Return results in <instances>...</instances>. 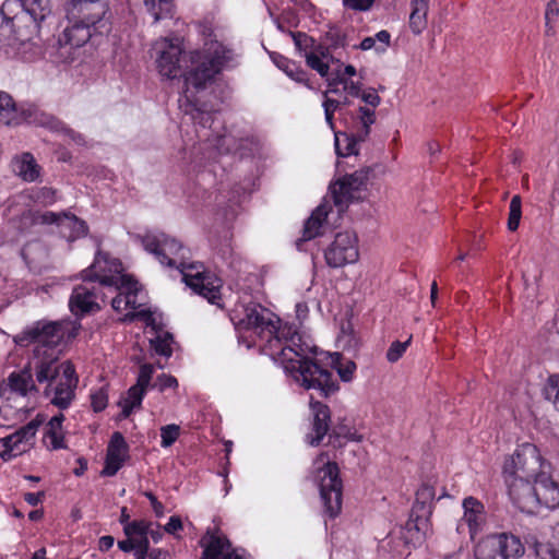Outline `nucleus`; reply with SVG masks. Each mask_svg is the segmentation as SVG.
<instances>
[{
    "label": "nucleus",
    "mask_w": 559,
    "mask_h": 559,
    "mask_svg": "<svg viewBox=\"0 0 559 559\" xmlns=\"http://www.w3.org/2000/svg\"><path fill=\"white\" fill-rule=\"evenodd\" d=\"M236 328L240 338L251 343L270 356L300 386L316 389L329 396L338 390L332 373L321 364L335 369L344 382L354 378L356 364L338 353H317L293 323L283 322L261 305L242 306Z\"/></svg>",
    "instance_id": "f257e3e1"
},
{
    "label": "nucleus",
    "mask_w": 559,
    "mask_h": 559,
    "mask_svg": "<svg viewBox=\"0 0 559 559\" xmlns=\"http://www.w3.org/2000/svg\"><path fill=\"white\" fill-rule=\"evenodd\" d=\"M66 335V326L60 321H37L26 326L13 338L14 343L21 347L34 345V357L38 360L36 364V378L38 382L52 380L58 374V367L55 362L58 360L61 349V341Z\"/></svg>",
    "instance_id": "f03ea898"
},
{
    "label": "nucleus",
    "mask_w": 559,
    "mask_h": 559,
    "mask_svg": "<svg viewBox=\"0 0 559 559\" xmlns=\"http://www.w3.org/2000/svg\"><path fill=\"white\" fill-rule=\"evenodd\" d=\"M237 59V53L218 41L206 44L203 52L195 51L190 56L192 68L185 74V95L188 99L191 88L201 90L215 74L224 68L231 67Z\"/></svg>",
    "instance_id": "7ed1b4c3"
},
{
    "label": "nucleus",
    "mask_w": 559,
    "mask_h": 559,
    "mask_svg": "<svg viewBox=\"0 0 559 559\" xmlns=\"http://www.w3.org/2000/svg\"><path fill=\"white\" fill-rule=\"evenodd\" d=\"M511 499L518 508L527 513H535L539 508H556L559 504V486L546 469L532 481H513Z\"/></svg>",
    "instance_id": "20e7f679"
},
{
    "label": "nucleus",
    "mask_w": 559,
    "mask_h": 559,
    "mask_svg": "<svg viewBox=\"0 0 559 559\" xmlns=\"http://www.w3.org/2000/svg\"><path fill=\"white\" fill-rule=\"evenodd\" d=\"M312 473L325 512L331 518L336 516L342 508L343 489L337 464L326 453H321L313 461Z\"/></svg>",
    "instance_id": "39448f33"
},
{
    "label": "nucleus",
    "mask_w": 559,
    "mask_h": 559,
    "mask_svg": "<svg viewBox=\"0 0 559 559\" xmlns=\"http://www.w3.org/2000/svg\"><path fill=\"white\" fill-rule=\"evenodd\" d=\"M547 463L543 460L539 450L532 443L519 445L513 455L503 464V475L511 496L513 481H532L540 472L546 469Z\"/></svg>",
    "instance_id": "423d86ee"
},
{
    "label": "nucleus",
    "mask_w": 559,
    "mask_h": 559,
    "mask_svg": "<svg viewBox=\"0 0 559 559\" xmlns=\"http://www.w3.org/2000/svg\"><path fill=\"white\" fill-rule=\"evenodd\" d=\"M142 243L162 265L180 272L190 262V250L176 238L164 233L146 234L142 238Z\"/></svg>",
    "instance_id": "0eeeda50"
},
{
    "label": "nucleus",
    "mask_w": 559,
    "mask_h": 559,
    "mask_svg": "<svg viewBox=\"0 0 559 559\" xmlns=\"http://www.w3.org/2000/svg\"><path fill=\"white\" fill-rule=\"evenodd\" d=\"M183 282L194 293L205 298L213 305L221 300V288L223 281L210 270H206L200 262L190 261L180 271Z\"/></svg>",
    "instance_id": "6e6552de"
},
{
    "label": "nucleus",
    "mask_w": 559,
    "mask_h": 559,
    "mask_svg": "<svg viewBox=\"0 0 559 559\" xmlns=\"http://www.w3.org/2000/svg\"><path fill=\"white\" fill-rule=\"evenodd\" d=\"M524 551L519 537L500 533L483 538L475 548V557L476 559H519Z\"/></svg>",
    "instance_id": "1a4fd4ad"
},
{
    "label": "nucleus",
    "mask_w": 559,
    "mask_h": 559,
    "mask_svg": "<svg viewBox=\"0 0 559 559\" xmlns=\"http://www.w3.org/2000/svg\"><path fill=\"white\" fill-rule=\"evenodd\" d=\"M152 50L156 69L164 79L174 80L181 74L186 56L178 38H159L153 44Z\"/></svg>",
    "instance_id": "9d476101"
},
{
    "label": "nucleus",
    "mask_w": 559,
    "mask_h": 559,
    "mask_svg": "<svg viewBox=\"0 0 559 559\" xmlns=\"http://www.w3.org/2000/svg\"><path fill=\"white\" fill-rule=\"evenodd\" d=\"M72 10L81 19L72 24V41L76 39V46H81L92 37L91 27L103 20L107 4L102 0H72Z\"/></svg>",
    "instance_id": "9b49d317"
},
{
    "label": "nucleus",
    "mask_w": 559,
    "mask_h": 559,
    "mask_svg": "<svg viewBox=\"0 0 559 559\" xmlns=\"http://www.w3.org/2000/svg\"><path fill=\"white\" fill-rule=\"evenodd\" d=\"M85 281L98 282L99 286L119 285L124 280H134L123 273L120 260L110 257L108 253L98 251L92 266L83 271Z\"/></svg>",
    "instance_id": "f8f14e48"
},
{
    "label": "nucleus",
    "mask_w": 559,
    "mask_h": 559,
    "mask_svg": "<svg viewBox=\"0 0 559 559\" xmlns=\"http://www.w3.org/2000/svg\"><path fill=\"white\" fill-rule=\"evenodd\" d=\"M324 259L331 267L354 264L359 259L358 238L352 230L340 231L324 250Z\"/></svg>",
    "instance_id": "ddd939ff"
},
{
    "label": "nucleus",
    "mask_w": 559,
    "mask_h": 559,
    "mask_svg": "<svg viewBox=\"0 0 559 559\" xmlns=\"http://www.w3.org/2000/svg\"><path fill=\"white\" fill-rule=\"evenodd\" d=\"M44 420V416L38 414L35 419L15 432L1 438L0 456L8 461L28 451L34 445L35 435Z\"/></svg>",
    "instance_id": "4468645a"
},
{
    "label": "nucleus",
    "mask_w": 559,
    "mask_h": 559,
    "mask_svg": "<svg viewBox=\"0 0 559 559\" xmlns=\"http://www.w3.org/2000/svg\"><path fill=\"white\" fill-rule=\"evenodd\" d=\"M130 319H139L145 322L146 333L151 334V347L157 355L167 358L171 356L174 338L169 332L163 329L160 316L151 310H140L133 313Z\"/></svg>",
    "instance_id": "2eb2a0df"
},
{
    "label": "nucleus",
    "mask_w": 559,
    "mask_h": 559,
    "mask_svg": "<svg viewBox=\"0 0 559 559\" xmlns=\"http://www.w3.org/2000/svg\"><path fill=\"white\" fill-rule=\"evenodd\" d=\"M367 180L368 173L366 170H357L344 176L330 187L331 195L338 213L344 212L352 201L359 198L358 193L365 187Z\"/></svg>",
    "instance_id": "dca6fc26"
},
{
    "label": "nucleus",
    "mask_w": 559,
    "mask_h": 559,
    "mask_svg": "<svg viewBox=\"0 0 559 559\" xmlns=\"http://www.w3.org/2000/svg\"><path fill=\"white\" fill-rule=\"evenodd\" d=\"M22 9L20 0H5L0 8V47H14L20 43H24V38L20 33L14 31V22L22 21L26 14H22L19 10Z\"/></svg>",
    "instance_id": "f3484780"
},
{
    "label": "nucleus",
    "mask_w": 559,
    "mask_h": 559,
    "mask_svg": "<svg viewBox=\"0 0 559 559\" xmlns=\"http://www.w3.org/2000/svg\"><path fill=\"white\" fill-rule=\"evenodd\" d=\"M200 545L203 548L201 559H248L243 550L231 548L229 540L217 530H207Z\"/></svg>",
    "instance_id": "a211bd4d"
},
{
    "label": "nucleus",
    "mask_w": 559,
    "mask_h": 559,
    "mask_svg": "<svg viewBox=\"0 0 559 559\" xmlns=\"http://www.w3.org/2000/svg\"><path fill=\"white\" fill-rule=\"evenodd\" d=\"M111 287L119 290V294L111 301L112 308L116 311L132 310L124 316L123 321H132L133 319H130V317L140 310H150L143 305L142 298H139L141 287L135 280H124L119 285H112Z\"/></svg>",
    "instance_id": "6ab92c4d"
},
{
    "label": "nucleus",
    "mask_w": 559,
    "mask_h": 559,
    "mask_svg": "<svg viewBox=\"0 0 559 559\" xmlns=\"http://www.w3.org/2000/svg\"><path fill=\"white\" fill-rule=\"evenodd\" d=\"M416 503L414 504L409 520L406 523V530L408 532L416 531L417 540L423 539L429 530L430 506L426 502L427 499L432 497L431 488L425 486L420 488L416 493Z\"/></svg>",
    "instance_id": "aec40b11"
},
{
    "label": "nucleus",
    "mask_w": 559,
    "mask_h": 559,
    "mask_svg": "<svg viewBox=\"0 0 559 559\" xmlns=\"http://www.w3.org/2000/svg\"><path fill=\"white\" fill-rule=\"evenodd\" d=\"M462 507L464 510L463 516L459 522L457 531L462 532L466 525L468 528L469 537L473 539L485 524L486 514L484 504L474 497H466Z\"/></svg>",
    "instance_id": "412c9836"
},
{
    "label": "nucleus",
    "mask_w": 559,
    "mask_h": 559,
    "mask_svg": "<svg viewBox=\"0 0 559 559\" xmlns=\"http://www.w3.org/2000/svg\"><path fill=\"white\" fill-rule=\"evenodd\" d=\"M128 457V444L120 432H114L107 447L105 467L102 474L114 476Z\"/></svg>",
    "instance_id": "4be33fe9"
},
{
    "label": "nucleus",
    "mask_w": 559,
    "mask_h": 559,
    "mask_svg": "<svg viewBox=\"0 0 559 559\" xmlns=\"http://www.w3.org/2000/svg\"><path fill=\"white\" fill-rule=\"evenodd\" d=\"M310 406L313 414V423L311 432L307 436V441L310 445H318L329 431L330 409L326 405L313 402L312 400L310 401Z\"/></svg>",
    "instance_id": "5701e85b"
},
{
    "label": "nucleus",
    "mask_w": 559,
    "mask_h": 559,
    "mask_svg": "<svg viewBox=\"0 0 559 559\" xmlns=\"http://www.w3.org/2000/svg\"><path fill=\"white\" fill-rule=\"evenodd\" d=\"M16 122L14 126H19L21 123H28L34 126L47 127L50 129H57L58 122L50 115L41 111L35 105H21L16 108L15 117Z\"/></svg>",
    "instance_id": "b1692460"
},
{
    "label": "nucleus",
    "mask_w": 559,
    "mask_h": 559,
    "mask_svg": "<svg viewBox=\"0 0 559 559\" xmlns=\"http://www.w3.org/2000/svg\"><path fill=\"white\" fill-rule=\"evenodd\" d=\"M98 293L95 285L78 287L72 293V311L74 307L81 314L94 313L100 309L97 301Z\"/></svg>",
    "instance_id": "393cba45"
},
{
    "label": "nucleus",
    "mask_w": 559,
    "mask_h": 559,
    "mask_svg": "<svg viewBox=\"0 0 559 559\" xmlns=\"http://www.w3.org/2000/svg\"><path fill=\"white\" fill-rule=\"evenodd\" d=\"M358 119L361 124V128L354 135V139L348 143L345 153H341L338 151V138H337V135L335 136V140H336L335 145H336V151L338 154L344 155V156L357 154V148H356L357 142H362L367 139V136L369 135V132H370V127L376 121L374 110L367 108V107H360L358 110Z\"/></svg>",
    "instance_id": "a878e982"
},
{
    "label": "nucleus",
    "mask_w": 559,
    "mask_h": 559,
    "mask_svg": "<svg viewBox=\"0 0 559 559\" xmlns=\"http://www.w3.org/2000/svg\"><path fill=\"white\" fill-rule=\"evenodd\" d=\"M7 390L20 396H27L28 394L36 392L37 390L31 370L25 368L19 372H12L8 377L4 392Z\"/></svg>",
    "instance_id": "bb28decb"
},
{
    "label": "nucleus",
    "mask_w": 559,
    "mask_h": 559,
    "mask_svg": "<svg viewBox=\"0 0 559 559\" xmlns=\"http://www.w3.org/2000/svg\"><path fill=\"white\" fill-rule=\"evenodd\" d=\"M66 420L63 414L53 416L45 427L44 441L51 450L66 448L64 431L62 423Z\"/></svg>",
    "instance_id": "cd10ccee"
},
{
    "label": "nucleus",
    "mask_w": 559,
    "mask_h": 559,
    "mask_svg": "<svg viewBox=\"0 0 559 559\" xmlns=\"http://www.w3.org/2000/svg\"><path fill=\"white\" fill-rule=\"evenodd\" d=\"M12 169L24 181H34L39 176V166L31 153H24L12 160Z\"/></svg>",
    "instance_id": "c85d7f7f"
},
{
    "label": "nucleus",
    "mask_w": 559,
    "mask_h": 559,
    "mask_svg": "<svg viewBox=\"0 0 559 559\" xmlns=\"http://www.w3.org/2000/svg\"><path fill=\"white\" fill-rule=\"evenodd\" d=\"M305 59L307 64L316 70L321 76H326L329 73V49L322 45H316L309 51H306Z\"/></svg>",
    "instance_id": "c756f323"
},
{
    "label": "nucleus",
    "mask_w": 559,
    "mask_h": 559,
    "mask_svg": "<svg viewBox=\"0 0 559 559\" xmlns=\"http://www.w3.org/2000/svg\"><path fill=\"white\" fill-rule=\"evenodd\" d=\"M64 381H61L55 388V394L51 403L61 409H66L70 405V360H66L60 365Z\"/></svg>",
    "instance_id": "7c9ffc66"
},
{
    "label": "nucleus",
    "mask_w": 559,
    "mask_h": 559,
    "mask_svg": "<svg viewBox=\"0 0 559 559\" xmlns=\"http://www.w3.org/2000/svg\"><path fill=\"white\" fill-rule=\"evenodd\" d=\"M329 214V207L328 205L321 204L319 205L311 214V216L307 219L304 233H302V240H310L314 237L321 235V228L323 222L326 219Z\"/></svg>",
    "instance_id": "2f4dec72"
},
{
    "label": "nucleus",
    "mask_w": 559,
    "mask_h": 559,
    "mask_svg": "<svg viewBox=\"0 0 559 559\" xmlns=\"http://www.w3.org/2000/svg\"><path fill=\"white\" fill-rule=\"evenodd\" d=\"M429 0H412L409 27L415 34H420L427 25Z\"/></svg>",
    "instance_id": "473e14b6"
},
{
    "label": "nucleus",
    "mask_w": 559,
    "mask_h": 559,
    "mask_svg": "<svg viewBox=\"0 0 559 559\" xmlns=\"http://www.w3.org/2000/svg\"><path fill=\"white\" fill-rule=\"evenodd\" d=\"M147 524L145 520L126 523L123 532L133 542L134 547H148Z\"/></svg>",
    "instance_id": "72a5a7b5"
},
{
    "label": "nucleus",
    "mask_w": 559,
    "mask_h": 559,
    "mask_svg": "<svg viewBox=\"0 0 559 559\" xmlns=\"http://www.w3.org/2000/svg\"><path fill=\"white\" fill-rule=\"evenodd\" d=\"M144 395V389L135 384L132 385L126 395H123L119 401V406L121 407V417L127 418L130 416L133 409L139 408Z\"/></svg>",
    "instance_id": "f704fd0d"
},
{
    "label": "nucleus",
    "mask_w": 559,
    "mask_h": 559,
    "mask_svg": "<svg viewBox=\"0 0 559 559\" xmlns=\"http://www.w3.org/2000/svg\"><path fill=\"white\" fill-rule=\"evenodd\" d=\"M24 14L39 23L50 13L49 0H20Z\"/></svg>",
    "instance_id": "c9c22d12"
},
{
    "label": "nucleus",
    "mask_w": 559,
    "mask_h": 559,
    "mask_svg": "<svg viewBox=\"0 0 559 559\" xmlns=\"http://www.w3.org/2000/svg\"><path fill=\"white\" fill-rule=\"evenodd\" d=\"M16 108L17 106L11 95L0 91V122L8 127H13V123L16 122L14 118Z\"/></svg>",
    "instance_id": "e433bc0d"
},
{
    "label": "nucleus",
    "mask_w": 559,
    "mask_h": 559,
    "mask_svg": "<svg viewBox=\"0 0 559 559\" xmlns=\"http://www.w3.org/2000/svg\"><path fill=\"white\" fill-rule=\"evenodd\" d=\"M144 4L155 23L173 15V0H145Z\"/></svg>",
    "instance_id": "4c0bfd02"
},
{
    "label": "nucleus",
    "mask_w": 559,
    "mask_h": 559,
    "mask_svg": "<svg viewBox=\"0 0 559 559\" xmlns=\"http://www.w3.org/2000/svg\"><path fill=\"white\" fill-rule=\"evenodd\" d=\"M521 216H522L521 198H520V195H514L511 199L510 206H509L508 229L510 231H515L519 228Z\"/></svg>",
    "instance_id": "58836bf2"
},
{
    "label": "nucleus",
    "mask_w": 559,
    "mask_h": 559,
    "mask_svg": "<svg viewBox=\"0 0 559 559\" xmlns=\"http://www.w3.org/2000/svg\"><path fill=\"white\" fill-rule=\"evenodd\" d=\"M544 395L559 411V374H552L548 378L544 388Z\"/></svg>",
    "instance_id": "ea45409f"
},
{
    "label": "nucleus",
    "mask_w": 559,
    "mask_h": 559,
    "mask_svg": "<svg viewBox=\"0 0 559 559\" xmlns=\"http://www.w3.org/2000/svg\"><path fill=\"white\" fill-rule=\"evenodd\" d=\"M57 62H66L70 57V28L64 27L62 35L57 40Z\"/></svg>",
    "instance_id": "a19ab883"
},
{
    "label": "nucleus",
    "mask_w": 559,
    "mask_h": 559,
    "mask_svg": "<svg viewBox=\"0 0 559 559\" xmlns=\"http://www.w3.org/2000/svg\"><path fill=\"white\" fill-rule=\"evenodd\" d=\"M31 199L43 205H50L56 201V191L51 188L41 187L33 189L31 192Z\"/></svg>",
    "instance_id": "79ce46f5"
},
{
    "label": "nucleus",
    "mask_w": 559,
    "mask_h": 559,
    "mask_svg": "<svg viewBox=\"0 0 559 559\" xmlns=\"http://www.w3.org/2000/svg\"><path fill=\"white\" fill-rule=\"evenodd\" d=\"M559 16V5L558 2L551 0L547 3L545 11V24H546V35L550 36L555 34L554 23L557 21Z\"/></svg>",
    "instance_id": "37998d69"
},
{
    "label": "nucleus",
    "mask_w": 559,
    "mask_h": 559,
    "mask_svg": "<svg viewBox=\"0 0 559 559\" xmlns=\"http://www.w3.org/2000/svg\"><path fill=\"white\" fill-rule=\"evenodd\" d=\"M180 433V427L175 424L166 425L160 428L162 447L168 448L175 443Z\"/></svg>",
    "instance_id": "c03bdc74"
},
{
    "label": "nucleus",
    "mask_w": 559,
    "mask_h": 559,
    "mask_svg": "<svg viewBox=\"0 0 559 559\" xmlns=\"http://www.w3.org/2000/svg\"><path fill=\"white\" fill-rule=\"evenodd\" d=\"M411 342L412 336H409L405 342H393L386 352V359L390 362H396L404 355Z\"/></svg>",
    "instance_id": "a18cd8bd"
},
{
    "label": "nucleus",
    "mask_w": 559,
    "mask_h": 559,
    "mask_svg": "<svg viewBox=\"0 0 559 559\" xmlns=\"http://www.w3.org/2000/svg\"><path fill=\"white\" fill-rule=\"evenodd\" d=\"M535 552L538 559H559V552L551 543H537L535 545Z\"/></svg>",
    "instance_id": "49530a36"
},
{
    "label": "nucleus",
    "mask_w": 559,
    "mask_h": 559,
    "mask_svg": "<svg viewBox=\"0 0 559 559\" xmlns=\"http://www.w3.org/2000/svg\"><path fill=\"white\" fill-rule=\"evenodd\" d=\"M154 373V366L151 364H143L140 367L139 376L135 385L144 389L148 386Z\"/></svg>",
    "instance_id": "de8ad7c7"
},
{
    "label": "nucleus",
    "mask_w": 559,
    "mask_h": 559,
    "mask_svg": "<svg viewBox=\"0 0 559 559\" xmlns=\"http://www.w3.org/2000/svg\"><path fill=\"white\" fill-rule=\"evenodd\" d=\"M271 58L273 62L276 64V67L283 70L287 75H293V71H295L298 68L295 62L288 60L282 55L274 52L271 55Z\"/></svg>",
    "instance_id": "09e8293b"
},
{
    "label": "nucleus",
    "mask_w": 559,
    "mask_h": 559,
    "mask_svg": "<svg viewBox=\"0 0 559 559\" xmlns=\"http://www.w3.org/2000/svg\"><path fill=\"white\" fill-rule=\"evenodd\" d=\"M374 0H343V5L353 11H368L371 9Z\"/></svg>",
    "instance_id": "8fccbe9b"
},
{
    "label": "nucleus",
    "mask_w": 559,
    "mask_h": 559,
    "mask_svg": "<svg viewBox=\"0 0 559 559\" xmlns=\"http://www.w3.org/2000/svg\"><path fill=\"white\" fill-rule=\"evenodd\" d=\"M88 233L86 223L76 216L72 215V240L75 238L85 237Z\"/></svg>",
    "instance_id": "3c124183"
},
{
    "label": "nucleus",
    "mask_w": 559,
    "mask_h": 559,
    "mask_svg": "<svg viewBox=\"0 0 559 559\" xmlns=\"http://www.w3.org/2000/svg\"><path fill=\"white\" fill-rule=\"evenodd\" d=\"M294 41L296 47L300 51H304V55L306 53V51H309L310 49H312V47L317 45L312 38L308 37L305 34L294 35Z\"/></svg>",
    "instance_id": "603ef678"
},
{
    "label": "nucleus",
    "mask_w": 559,
    "mask_h": 559,
    "mask_svg": "<svg viewBox=\"0 0 559 559\" xmlns=\"http://www.w3.org/2000/svg\"><path fill=\"white\" fill-rule=\"evenodd\" d=\"M107 405V395L104 391L99 390L98 392L92 395V406L95 412L103 411Z\"/></svg>",
    "instance_id": "864d4df0"
},
{
    "label": "nucleus",
    "mask_w": 559,
    "mask_h": 559,
    "mask_svg": "<svg viewBox=\"0 0 559 559\" xmlns=\"http://www.w3.org/2000/svg\"><path fill=\"white\" fill-rule=\"evenodd\" d=\"M156 385L160 391H164L168 388H176L178 385V381L175 377L164 373L157 378Z\"/></svg>",
    "instance_id": "5fc2aeb1"
},
{
    "label": "nucleus",
    "mask_w": 559,
    "mask_h": 559,
    "mask_svg": "<svg viewBox=\"0 0 559 559\" xmlns=\"http://www.w3.org/2000/svg\"><path fill=\"white\" fill-rule=\"evenodd\" d=\"M68 218L67 212L55 213V212H45L40 215V222L43 224H59L61 218Z\"/></svg>",
    "instance_id": "6e6d98bb"
},
{
    "label": "nucleus",
    "mask_w": 559,
    "mask_h": 559,
    "mask_svg": "<svg viewBox=\"0 0 559 559\" xmlns=\"http://www.w3.org/2000/svg\"><path fill=\"white\" fill-rule=\"evenodd\" d=\"M373 38H376V43H379V45L376 47V50L384 51L390 45L391 35L388 31H380L373 36Z\"/></svg>",
    "instance_id": "4d7b16f0"
},
{
    "label": "nucleus",
    "mask_w": 559,
    "mask_h": 559,
    "mask_svg": "<svg viewBox=\"0 0 559 559\" xmlns=\"http://www.w3.org/2000/svg\"><path fill=\"white\" fill-rule=\"evenodd\" d=\"M144 496L150 500L151 507L157 518H162L165 514V508L162 502L152 492H145Z\"/></svg>",
    "instance_id": "13d9d810"
},
{
    "label": "nucleus",
    "mask_w": 559,
    "mask_h": 559,
    "mask_svg": "<svg viewBox=\"0 0 559 559\" xmlns=\"http://www.w3.org/2000/svg\"><path fill=\"white\" fill-rule=\"evenodd\" d=\"M146 524L148 526L147 528V538L152 539L154 543H158L163 536L160 525L157 523H153L150 521H146Z\"/></svg>",
    "instance_id": "bf43d9fd"
},
{
    "label": "nucleus",
    "mask_w": 559,
    "mask_h": 559,
    "mask_svg": "<svg viewBox=\"0 0 559 559\" xmlns=\"http://www.w3.org/2000/svg\"><path fill=\"white\" fill-rule=\"evenodd\" d=\"M182 530V521L179 516L174 515L169 519L167 524L164 526V531L168 534H176Z\"/></svg>",
    "instance_id": "052dcab7"
},
{
    "label": "nucleus",
    "mask_w": 559,
    "mask_h": 559,
    "mask_svg": "<svg viewBox=\"0 0 559 559\" xmlns=\"http://www.w3.org/2000/svg\"><path fill=\"white\" fill-rule=\"evenodd\" d=\"M361 98L362 100L372 106L373 108L379 106L381 99L379 97V95L377 94V92L374 90H368V91H365L362 94H361Z\"/></svg>",
    "instance_id": "680f3d73"
},
{
    "label": "nucleus",
    "mask_w": 559,
    "mask_h": 559,
    "mask_svg": "<svg viewBox=\"0 0 559 559\" xmlns=\"http://www.w3.org/2000/svg\"><path fill=\"white\" fill-rule=\"evenodd\" d=\"M115 544V538L110 535L102 536L98 540V548L102 551H108Z\"/></svg>",
    "instance_id": "e2e57ef3"
},
{
    "label": "nucleus",
    "mask_w": 559,
    "mask_h": 559,
    "mask_svg": "<svg viewBox=\"0 0 559 559\" xmlns=\"http://www.w3.org/2000/svg\"><path fill=\"white\" fill-rule=\"evenodd\" d=\"M340 82L344 85V90H346L350 95L358 96L359 95V85L354 81L340 79Z\"/></svg>",
    "instance_id": "0e129e2a"
},
{
    "label": "nucleus",
    "mask_w": 559,
    "mask_h": 559,
    "mask_svg": "<svg viewBox=\"0 0 559 559\" xmlns=\"http://www.w3.org/2000/svg\"><path fill=\"white\" fill-rule=\"evenodd\" d=\"M43 497L44 492H27L25 493L24 499L28 504L37 506Z\"/></svg>",
    "instance_id": "69168bd1"
},
{
    "label": "nucleus",
    "mask_w": 559,
    "mask_h": 559,
    "mask_svg": "<svg viewBox=\"0 0 559 559\" xmlns=\"http://www.w3.org/2000/svg\"><path fill=\"white\" fill-rule=\"evenodd\" d=\"M340 106V102L335 100V99H331V98H325L324 102H323V107H324V111H329L330 112H333L337 109V107Z\"/></svg>",
    "instance_id": "338daca9"
},
{
    "label": "nucleus",
    "mask_w": 559,
    "mask_h": 559,
    "mask_svg": "<svg viewBox=\"0 0 559 559\" xmlns=\"http://www.w3.org/2000/svg\"><path fill=\"white\" fill-rule=\"evenodd\" d=\"M377 45H376V38L372 37H366L361 40L360 43V48L362 50H369V49H372V48H376Z\"/></svg>",
    "instance_id": "774afa93"
}]
</instances>
